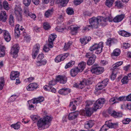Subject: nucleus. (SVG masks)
<instances>
[{
  "label": "nucleus",
  "instance_id": "nucleus-53",
  "mask_svg": "<svg viewBox=\"0 0 131 131\" xmlns=\"http://www.w3.org/2000/svg\"><path fill=\"white\" fill-rule=\"evenodd\" d=\"M117 72L115 70H113L112 72V73L111 76V78L113 80H114L116 76V74Z\"/></svg>",
  "mask_w": 131,
  "mask_h": 131
},
{
  "label": "nucleus",
  "instance_id": "nucleus-42",
  "mask_svg": "<svg viewBox=\"0 0 131 131\" xmlns=\"http://www.w3.org/2000/svg\"><path fill=\"white\" fill-rule=\"evenodd\" d=\"M121 53V51L119 49H116L114 50L113 52L112 53V56H119Z\"/></svg>",
  "mask_w": 131,
  "mask_h": 131
},
{
  "label": "nucleus",
  "instance_id": "nucleus-58",
  "mask_svg": "<svg viewBox=\"0 0 131 131\" xmlns=\"http://www.w3.org/2000/svg\"><path fill=\"white\" fill-rule=\"evenodd\" d=\"M17 97H18V96L16 94L12 95L9 98V100L10 102H13L15 100Z\"/></svg>",
  "mask_w": 131,
  "mask_h": 131
},
{
  "label": "nucleus",
  "instance_id": "nucleus-24",
  "mask_svg": "<svg viewBox=\"0 0 131 131\" xmlns=\"http://www.w3.org/2000/svg\"><path fill=\"white\" fill-rule=\"evenodd\" d=\"M79 72H80L78 69V68L76 67L71 69L70 72V74L72 77H74L78 74Z\"/></svg>",
  "mask_w": 131,
  "mask_h": 131
},
{
  "label": "nucleus",
  "instance_id": "nucleus-43",
  "mask_svg": "<svg viewBox=\"0 0 131 131\" xmlns=\"http://www.w3.org/2000/svg\"><path fill=\"white\" fill-rule=\"evenodd\" d=\"M114 0H106L105 5L108 7H111L113 4Z\"/></svg>",
  "mask_w": 131,
  "mask_h": 131
},
{
  "label": "nucleus",
  "instance_id": "nucleus-23",
  "mask_svg": "<svg viewBox=\"0 0 131 131\" xmlns=\"http://www.w3.org/2000/svg\"><path fill=\"white\" fill-rule=\"evenodd\" d=\"M71 92V90L70 89L64 88L60 89L58 91V93L60 94L66 95L70 93Z\"/></svg>",
  "mask_w": 131,
  "mask_h": 131
},
{
  "label": "nucleus",
  "instance_id": "nucleus-2",
  "mask_svg": "<svg viewBox=\"0 0 131 131\" xmlns=\"http://www.w3.org/2000/svg\"><path fill=\"white\" fill-rule=\"evenodd\" d=\"M52 118L46 116L43 118H41L38 120L37 124L38 129H40L47 128L50 125V122Z\"/></svg>",
  "mask_w": 131,
  "mask_h": 131
},
{
  "label": "nucleus",
  "instance_id": "nucleus-41",
  "mask_svg": "<svg viewBox=\"0 0 131 131\" xmlns=\"http://www.w3.org/2000/svg\"><path fill=\"white\" fill-rule=\"evenodd\" d=\"M53 9L52 8L50 9H48L45 13V15L46 17H48L51 16L53 13Z\"/></svg>",
  "mask_w": 131,
  "mask_h": 131
},
{
  "label": "nucleus",
  "instance_id": "nucleus-8",
  "mask_svg": "<svg viewBox=\"0 0 131 131\" xmlns=\"http://www.w3.org/2000/svg\"><path fill=\"white\" fill-rule=\"evenodd\" d=\"M91 71L92 73L97 75L102 73L104 71V69L102 67H97L95 65H93L91 67Z\"/></svg>",
  "mask_w": 131,
  "mask_h": 131
},
{
  "label": "nucleus",
  "instance_id": "nucleus-14",
  "mask_svg": "<svg viewBox=\"0 0 131 131\" xmlns=\"http://www.w3.org/2000/svg\"><path fill=\"white\" fill-rule=\"evenodd\" d=\"M57 35L54 34H51L48 38V47L50 48H52L53 47V42L57 37Z\"/></svg>",
  "mask_w": 131,
  "mask_h": 131
},
{
  "label": "nucleus",
  "instance_id": "nucleus-59",
  "mask_svg": "<svg viewBox=\"0 0 131 131\" xmlns=\"http://www.w3.org/2000/svg\"><path fill=\"white\" fill-rule=\"evenodd\" d=\"M130 46V44L128 42L123 43L122 44V47L123 48L126 49L128 48Z\"/></svg>",
  "mask_w": 131,
  "mask_h": 131
},
{
  "label": "nucleus",
  "instance_id": "nucleus-15",
  "mask_svg": "<svg viewBox=\"0 0 131 131\" xmlns=\"http://www.w3.org/2000/svg\"><path fill=\"white\" fill-rule=\"evenodd\" d=\"M39 88V85L36 83H30L26 87V89L28 91H33Z\"/></svg>",
  "mask_w": 131,
  "mask_h": 131
},
{
  "label": "nucleus",
  "instance_id": "nucleus-16",
  "mask_svg": "<svg viewBox=\"0 0 131 131\" xmlns=\"http://www.w3.org/2000/svg\"><path fill=\"white\" fill-rule=\"evenodd\" d=\"M56 80L60 83L64 84L67 82V78L64 75H58L56 77Z\"/></svg>",
  "mask_w": 131,
  "mask_h": 131
},
{
  "label": "nucleus",
  "instance_id": "nucleus-29",
  "mask_svg": "<svg viewBox=\"0 0 131 131\" xmlns=\"http://www.w3.org/2000/svg\"><path fill=\"white\" fill-rule=\"evenodd\" d=\"M19 73L17 71H12L10 73V78L12 80H14L16 78H18Z\"/></svg>",
  "mask_w": 131,
  "mask_h": 131
},
{
  "label": "nucleus",
  "instance_id": "nucleus-57",
  "mask_svg": "<svg viewBox=\"0 0 131 131\" xmlns=\"http://www.w3.org/2000/svg\"><path fill=\"white\" fill-rule=\"evenodd\" d=\"M128 79L127 76H125L121 80V82L123 84H127L128 82Z\"/></svg>",
  "mask_w": 131,
  "mask_h": 131
},
{
  "label": "nucleus",
  "instance_id": "nucleus-21",
  "mask_svg": "<svg viewBox=\"0 0 131 131\" xmlns=\"http://www.w3.org/2000/svg\"><path fill=\"white\" fill-rule=\"evenodd\" d=\"M80 27L79 26H75L73 25H72L69 27V28L71 30V33L72 35H75L77 34L78 32V31Z\"/></svg>",
  "mask_w": 131,
  "mask_h": 131
},
{
  "label": "nucleus",
  "instance_id": "nucleus-13",
  "mask_svg": "<svg viewBox=\"0 0 131 131\" xmlns=\"http://www.w3.org/2000/svg\"><path fill=\"white\" fill-rule=\"evenodd\" d=\"M108 113L112 116L115 118H119L122 116V114L121 113L116 112L115 111L108 109Z\"/></svg>",
  "mask_w": 131,
  "mask_h": 131
},
{
  "label": "nucleus",
  "instance_id": "nucleus-33",
  "mask_svg": "<svg viewBox=\"0 0 131 131\" xmlns=\"http://www.w3.org/2000/svg\"><path fill=\"white\" fill-rule=\"evenodd\" d=\"M47 62V60L44 59L43 60H40L36 62V65L38 67L41 66L46 65Z\"/></svg>",
  "mask_w": 131,
  "mask_h": 131
},
{
  "label": "nucleus",
  "instance_id": "nucleus-50",
  "mask_svg": "<svg viewBox=\"0 0 131 131\" xmlns=\"http://www.w3.org/2000/svg\"><path fill=\"white\" fill-rule=\"evenodd\" d=\"M114 39L111 38L108 39L106 42V45L108 46L109 47L111 46L113 42Z\"/></svg>",
  "mask_w": 131,
  "mask_h": 131
},
{
  "label": "nucleus",
  "instance_id": "nucleus-38",
  "mask_svg": "<svg viewBox=\"0 0 131 131\" xmlns=\"http://www.w3.org/2000/svg\"><path fill=\"white\" fill-rule=\"evenodd\" d=\"M73 42L71 41H69L65 43L64 47V50L66 51L70 48Z\"/></svg>",
  "mask_w": 131,
  "mask_h": 131
},
{
  "label": "nucleus",
  "instance_id": "nucleus-5",
  "mask_svg": "<svg viewBox=\"0 0 131 131\" xmlns=\"http://www.w3.org/2000/svg\"><path fill=\"white\" fill-rule=\"evenodd\" d=\"M82 98L81 96H79L75 99L74 101L70 102L69 106L71 107L70 110L71 111H75L76 109V105H78L82 101Z\"/></svg>",
  "mask_w": 131,
  "mask_h": 131
},
{
  "label": "nucleus",
  "instance_id": "nucleus-32",
  "mask_svg": "<svg viewBox=\"0 0 131 131\" xmlns=\"http://www.w3.org/2000/svg\"><path fill=\"white\" fill-rule=\"evenodd\" d=\"M86 63L84 61H82L78 65V68L80 72H82L85 67Z\"/></svg>",
  "mask_w": 131,
  "mask_h": 131
},
{
  "label": "nucleus",
  "instance_id": "nucleus-51",
  "mask_svg": "<svg viewBox=\"0 0 131 131\" xmlns=\"http://www.w3.org/2000/svg\"><path fill=\"white\" fill-rule=\"evenodd\" d=\"M20 123L17 122L16 124L11 125L10 126L15 129H18L20 128Z\"/></svg>",
  "mask_w": 131,
  "mask_h": 131
},
{
  "label": "nucleus",
  "instance_id": "nucleus-3",
  "mask_svg": "<svg viewBox=\"0 0 131 131\" xmlns=\"http://www.w3.org/2000/svg\"><path fill=\"white\" fill-rule=\"evenodd\" d=\"M98 16L96 18L93 17L89 20V23L90 25L86 26L84 28L83 30L89 31L91 28H97L99 24L100 23Z\"/></svg>",
  "mask_w": 131,
  "mask_h": 131
},
{
  "label": "nucleus",
  "instance_id": "nucleus-34",
  "mask_svg": "<svg viewBox=\"0 0 131 131\" xmlns=\"http://www.w3.org/2000/svg\"><path fill=\"white\" fill-rule=\"evenodd\" d=\"M44 98L43 96H39L38 98H34L32 99L34 103H37L43 101Z\"/></svg>",
  "mask_w": 131,
  "mask_h": 131
},
{
  "label": "nucleus",
  "instance_id": "nucleus-61",
  "mask_svg": "<svg viewBox=\"0 0 131 131\" xmlns=\"http://www.w3.org/2000/svg\"><path fill=\"white\" fill-rule=\"evenodd\" d=\"M83 0H74L73 3L75 5H79L81 4Z\"/></svg>",
  "mask_w": 131,
  "mask_h": 131
},
{
  "label": "nucleus",
  "instance_id": "nucleus-44",
  "mask_svg": "<svg viewBox=\"0 0 131 131\" xmlns=\"http://www.w3.org/2000/svg\"><path fill=\"white\" fill-rule=\"evenodd\" d=\"M5 81L4 78L3 77L0 78V90H2L4 85Z\"/></svg>",
  "mask_w": 131,
  "mask_h": 131
},
{
  "label": "nucleus",
  "instance_id": "nucleus-18",
  "mask_svg": "<svg viewBox=\"0 0 131 131\" xmlns=\"http://www.w3.org/2000/svg\"><path fill=\"white\" fill-rule=\"evenodd\" d=\"M94 111H95L94 110L93 108H88L85 111L84 110H82L81 111L82 115H85L86 114V116L88 117L91 116Z\"/></svg>",
  "mask_w": 131,
  "mask_h": 131
},
{
  "label": "nucleus",
  "instance_id": "nucleus-39",
  "mask_svg": "<svg viewBox=\"0 0 131 131\" xmlns=\"http://www.w3.org/2000/svg\"><path fill=\"white\" fill-rule=\"evenodd\" d=\"M31 13V12L29 11V9L28 7H25L24 9V15L27 17H28L30 16V14Z\"/></svg>",
  "mask_w": 131,
  "mask_h": 131
},
{
  "label": "nucleus",
  "instance_id": "nucleus-26",
  "mask_svg": "<svg viewBox=\"0 0 131 131\" xmlns=\"http://www.w3.org/2000/svg\"><path fill=\"white\" fill-rule=\"evenodd\" d=\"M7 18L6 12L4 11H1L0 13V21L5 22Z\"/></svg>",
  "mask_w": 131,
  "mask_h": 131
},
{
  "label": "nucleus",
  "instance_id": "nucleus-27",
  "mask_svg": "<svg viewBox=\"0 0 131 131\" xmlns=\"http://www.w3.org/2000/svg\"><path fill=\"white\" fill-rule=\"evenodd\" d=\"M94 124V121L92 120H90L85 123L84 127L86 129H89L92 127Z\"/></svg>",
  "mask_w": 131,
  "mask_h": 131
},
{
  "label": "nucleus",
  "instance_id": "nucleus-46",
  "mask_svg": "<svg viewBox=\"0 0 131 131\" xmlns=\"http://www.w3.org/2000/svg\"><path fill=\"white\" fill-rule=\"evenodd\" d=\"M62 25L61 24L57 26L55 28L56 30L59 32H62L65 29L63 27H62Z\"/></svg>",
  "mask_w": 131,
  "mask_h": 131
},
{
  "label": "nucleus",
  "instance_id": "nucleus-1",
  "mask_svg": "<svg viewBox=\"0 0 131 131\" xmlns=\"http://www.w3.org/2000/svg\"><path fill=\"white\" fill-rule=\"evenodd\" d=\"M103 42H100L98 44L95 43L90 48L89 50L90 52H88L87 53L85 57L87 58H89L91 56L94 52V51H95V53L97 54H99L102 51L103 48Z\"/></svg>",
  "mask_w": 131,
  "mask_h": 131
},
{
  "label": "nucleus",
  "instance_id": "nucleus-48",
  "mask_svg": "<svg viewBox=\"0 0 131 131\" xmlns=\"http://www.w3.org/2000/svg\"><path fill=\"white\" fill-rule=\"evenodd\" d=\"M19 25L17 24L15 28V35L16 37H18L20 35V31L19 27H17L18 26L19 27Z\"/></svg>",
  "mask_w": 131,
  "mask_h": 131
},
{
  "label": "nucleus",
  "instance_id": "nucleus-47",
  "mask_svg": "<svg viewBox=\"0 0 131 131\" xmlns=\"http://www.w3.org/2000/svg\"><path fill=\"white\" fill-rule=\"evenodd\" d=\"M69 0H57V4L60 3L62 6H64L65 4H67Z\"/></svg>",
  "mask_w": 131,
  "mask_h": 131
},
{
  "label": "nucleus",
  "instance_id": "nucleus-49",
  "mask_svg": "<svg viewBox=\"0 0 131 131\" xmlns=\"http://www.w3.org/2000/svg\"><path fill=\"white\" fill-rule=\"evenodd\" d=\"M115 6L117 7L118 8H121L123 7V5L121 1H117L115 3Z\"/></svg>",
  "mask_w": 131,
  "mask_h": 131
},
{
  "label": "nucleus",
  "instance_id": "nucleus-22",
  "mask_svg": "<svg viewBox=\"0 0 131 131\" xmlns=\"http://www.w3.org/2000/svg\"><path fill=\"white\" fill-rule=\"evenodd\" d=\"M96 57L94 54H93L90 57L87 61V64L88 65L91 66L94 63L96 59Z\"/></svg>",
  "mask_w": 131,
  "mask_h": 131
},
{
  "label": "nucleus",
  "instance_id": "nucleus-45",
  "mask_svg": "<svg viewBox=\"0 0 131 131\" xmlns=\"http://www.w3.org/2000/svg\"><path fill=\"white\" fill-rule=\"evenodd\" d=\"M75 63V62L74 61L71 60L66 64L65 66V68L67 69L72 67Z\"/></svg>",
  "mask_w": 131,
  "mask_h": 131
},
{
  "label": "nucleus",
  "instance_id": "nucleus-28",
  "mask_svg": "<svg viewBox=\"0 0 131 131\" xmlns=\"http://www.w3.org/2000/svg\"><path fill=\"white\" fill-rule=\"evenodd\" d=\"M79 112L75 111L70 113L68 115V119L69 120H72L75 119L79 115Z\"/></svg>",
  "mask_w": 131,
  "mask_h": 131
},
{
  "label": "nucleus",
  "instance_id": "nucleus-64",
  "mask_svg": "<svg viewBox=\"0 0 131 131\" xmlns=\"http://www.w3.org/2000/svg\"><path fill=\"white\" fill-rule=\"evenodd\" d=\"M131 121V119L129 118H126L122 121L123 124H128Z\"/></svg>",
  "mask_w": 131,
  "mask_h": 131
},
{
  "label": "nucleus",
  "instance_id": "nucleus-31",
  "mask_svg": "<svg viewBox=\"0 0 131 131\" xmlns=\"http://www.w3.org/2000/svg\"><path fill=\"white\" fill-rule=\"evenodd\" d=\"M124 15L121 14L120 15H118L115 17L113 19V21L115 23L119 22L121 21L124 18Z\"/></svg>",
  "mask_w": 131,
  "mask_h": 131
},
{
  "label": "nucleus",
  "instance_id": "nucleus-7",
  "mask_svg": "<svg viewBox=\"0 0 131 131\" xmlns=\"http://www.w3.org/2000/svg\"><path fill=\"white\" fill-rule=\"evenodd\" d=\"M19 49V45L18 44H15L11 48L10 54L13 55V58L16 59L18 57V53Z\"/></svg>",
  "mask_w": 131,
  "mask_h": 131
},
{
  "label": "nucleus",
  "instance_id": "nucleus-11",
  "mask_svg": "<svg viewBox=\"0 0 131 131\" xmlns=\"http://www.w3.org/2000/svg\"><path fill=\"white\" fill-rule=\"evenodd\" d=\"M69 55V53L59 55L55 58L54 60L57 63H58L63 61L66 59Z\"/></svg>",
  "mask_w": 131,
  "mask_h": 131
},
{
  "label": "nucleus",
  "instance_id": "nucleus-19",
  "mask_svg": "<svg viewBox=\"0 0 131 131\" xmlns=\"http://www.w3.org/2000/svg\"><path fill=\"white\" fill-rule=\"evenodd\" d=\"M87 84L86 80L85 79H83L82 81L80 82V83H76L74 84L73 85V86L74 87L78 88L79 89H82Z\"/></svg>",
  "mask_w": 131,
  "mask_h": 131
},
{
  "label": "nucleus",
  "instance_id": "nucleus-25",
  "mask_svg": "<svg viewBox=\"0 0 131 131\" xmlns=\"http://www.w3.org/2000/svg\"><path fill=\"white\" fill-rule=\"evenodd\" d=\"M99 19L100 23L101 22L100 24L102 25L105 26L107 25L106 21L108 19L110 21H112V20L109 19V17L107 18H105L102 16H98Z\"/></svg>",
  "mask_w": 131,
  "mask_h": 131
},
{
  "label": "nucleus",
  "instance_id": "nucleus-56",
  "mask_svg": "<svg viewBox=\"0 0 131 131\" xmlns=\"http://www.w3.org/2000/svg\"><path fill=\"white\" fill-rule=\"evenodd\" d=\"M31 0H23V4L26 6L28 7L30 4Z\"/></svg>",
  "mask_w": 131,
  "mask_h": 131
},
{
  "label": "nucleus",
  "instance_id": "nucleus-63",
  "mask_svg": "<svg viewBox=\"0 0 131 131\" xmlns=\"http://www.w3.org/2000/svg\"><path fill=\"white\" fill-rule=\"evenodd\" d=\"M109 103L111 105L113 104L116 103L115 98L114 97L111 98L109 100Z\"/></svg>",
  "mask_w": 131,
  "mask_h": 131
},
{
  "label": "nucleus",
  "instance_id": "nucleus-20",
  "mask_svg": "<svg viewBox=\"0 0 131 131\" xmlns=\"http://www.w3.org/2000/svg\"><path fill=\"white\" fill-rule=\"evenodd\" d=\"M3 36L5 40L7 42H9L11 40V37L9 32L6 30H3Z\"/></svg>",
  "mask_w": 131,
  "mask_h": 131
},
{
  "label": "nucleus",
  "instance_id": "nucleus-60",
  "mask_svg": "<svg viewBox=\"0 0 131 131\" xmlns=\"http://www.w3.org/2000/svg\"><path fill=\"white\" fill-rule=\"evenodd\" d=\"M32 119L34 121H37L39 119V117L36 115H32L30 116Z\"/></svg>",
  "mask_w": 131,
  "mask_h": 131
},
{
  "label": "nucleus",
  "instance_id": "nucleus-9",
  "mask_svg": "<svg viewBox=\"0 0 131 131\" xmlns=\"http://www.w3.org/2000/svg\"><path fill=\"white\" fill-rule=\"evenodd\" d=\"M22 10L20 7H16L14 9V13L15 14L16 20L19 21H21L22 19V15L21 12Z\"/></svg>",
  "mask_w": 131,
  "mask_h": 131
},
{
  "label": "nucleus",
  "instance_id": "nucleus-35",
  "mask_svg": "<svg viewBox=\"0 0 131 131\" xmlns=\"http://www.w3.org/2000/svg\"><path fill=\"white\" fill-rule=\"evenodd\" d=\"M118 33L119 35L125 37H129L130 35V33L123 30H119Z\"/></svg>",
  "mask_w": 131,
  "mask_h": 131
},
{
  "label": "nucleus",
  "instance_id": "nucleus-52",
  "mask_svg": "<svg viewBox=\"0 0 131 131\" xmlns=\"http://www.w3.org/2000/svg\"><path fill=\"white\" fill-rule=\"evenodd\" d=\"M43 28L45 30H48L50 29L51 26L47 22L44 23L43 24Z\"/></svg>",
  "mask_w": 131,
  "mask_h": 131
},
{
  "label": "nucleus",
  "instance_id": "nucleus-4",
  "mask_svg": "<svg viewBox=\"0 0 131 131\" xmlns=\"http://www.w3.org/2000/svg\"><path fill=\"white\" fill-rule=\"evenodd\" d=\"M56 82L54 80H52L50 81L48 83L49 85H45L43 87L44 89L46 91L51 92L52 93H55L56 89L51 86L56 84Z\"/></svg>",
  "mask_w": 131,
  "mask_h": 131
},
{
  "label": "nucleus",
  "instance_id": "nucleus-36",
  "mask_svg": "<svg viewBox=\"0 0 131 131\" xmlns=\"http://www.w3.org/2000/svg\"><path fill=\"white\" fill-rule=\"evenodd\" d=\"M33 101L32 99L31 100L28 101V102L29 104V106L28 107V109L30 110H34L36 108V106L33 105V104H35V103H33Z\"/></svg>",
  "mask_w": 131,
  "mask_h": 131
},
{
  "label": "nucleus",
  "instance_id": "nucleus-10",
  "mask_svg": "<svg viewBox=\"0 0 131 131\" xmlns=\"http://www.w3.org/2000/svg\"><path fill=\"white\" fill-rule=\"evenodd\" d=\"M108 81V79H106L101 82H99L96 86L95 89L97 91L102 89L107 85Z\"/></svg>",
  "mask_w": 131,
  "mask_h": 131
},
{
  "label": "nucleus",
  "instance_id": "nucleus-30",
  "mask_svg": "<svg viewBox=\"0 0 131 131\" xmlns=\"http://www.w3.org/2000/svg\"><path fill=\"white\" fill-rule=\"evenodd\" d=\"M91 39V37H84L83 38H80V41L82 44L85 45Z\"/></svg>",
  "mask_w": 131,
  "mask_h": 131
},
{
  "label": "nucleus",
  "instance_id": "nucleus-40",
  "mask_svg": "<svg viewBox=\"0 0 131 131\" xmlns=\"http://www.w3.org/2000/svg\"><path fill=\"white\" fill-rule=\"evenodd\" d=\"M9 20V25L12 26H14V19L12 15H10Z\"/></svg>",
  "mask_w": 131,
  "mask_h": 131
},
{
  "label": "nucleus",
  "instance_id": "nucleus-17",
  "mask_svg": "<svg viewBox=\"0 0 131 131\" xmlns=\"http://www.w3.org/2000/svg\"><path fill=\"white\" fill-rule=\"evenodd\" d=\"M104 125H105L106 127H108V128H116L118 126V123H112L111 121H106Z\"/></svg>",
  "mask_w": 131,
  "mask_h": 131
},
{
  "label": "nucleus",
  "instance_id": "nucleus-62",
  "mask_svg": "<svg viewBox=\"0 0 131 131\" xmlns=\"http://www.w3.org/2000/svg\"><path fill=\"white\" fill-rule=\"evenodd\" d=\"M127 97L125 96H121L119 97L117 100L120 101H124L127 100Z\"/></svg>",
  "mask_w": 131,
  "mask_h": 131
},
{
  "label": "nucleus",
  "instance_id": "nucleus-6",
  "mask_svg": "<svg viewBox=\"0 0 131 131\" xmlns=\"http://www.w3.org/2000/svg\"><path fill=\"white\" fill-rule=\"evenodd\" d=\"M105 100L104 98H100L98 99L94 104V110L96 111L98 109L101 108L105 103Z\"/></svg>",
  "mask_w": 131,
  "mask_h": 131
},
{
  "label": "nucleus",
  "instance_id": "nucleus-55",
  "mask_svg": "<svg viewBox=\"0 0 131 131\" xmlns=\"http://www.w3.org/2000/svg\"><path fill=\"white\" fill-rule=\"evenodd\" d=\"M4 7L5 9L8 10L9 9L8 2L6 1H4L3 2V8Z\"/></svg>",
  "mask_w": 131,
  "mask_h": 131
},
{
  "label": "nucleus",
  "instance_id": "nucleus-12",
  "mask_svg": "<svg viewBox=\"0 0 131 131\" xmlns=\"http://www.w3.org/2000/svg\"><path fill=\"white\" fill-rule=\"evenodd\" d=\"M40 47V45L39 43H37L34 45L32 54L33 59H35L36 57L39 52Z\"/></svg>",
  "mask_w": 131,
  "mask_h": 131
},
{
  "label": "nucleus",
  "instance_id": "nucleus-37",
  "mask_svg": "<svg viewBox=\"0 0 131 131\" xmlns=\"http://www.w3.org/2000/svg\"><path fill=\"white\" fill-rule=\"evenodd\" d=\"M5 48L4 46L0 45V57L4 56L5 54Z\"/></svg>",
  "mask_w": 131,
  "mask_h": 131
},
{
  "label": "nucleus",
  "instance_id": "nucleus-54",
  "mask_svg": "<svg viewBox=\"0 0 131 131\" xmlns=\"http://www.w3.org/2000/svg\"><path fill=\"white\" fill-rule=\"evenodd\" d=\"M66 12L69 15H72L74 14V10L72 8L68 7L67 9Z\"/></svg>",
  "mask_w": 131,
  "mask_h": 131
}]
</instances>
